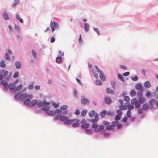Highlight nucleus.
Returning <instances> with one entry per match:
<instances>
[{"label": "nucleus", "mask_w": 158, "mask_h": 158, "mask_svg": "<svg viewBox=\"0 0 158 158\" xmlns=\"http://www.w3.org/2000/svg\"><path fill=\"white\" fill-rule=\"evenodd\" d=\"M80 120L78 119H69L68 118L67 121L65 122V125H69L71 124L72 123L74 122V123H72V126L73 128L78 127L79 125Z\"/></svg>", "instance_id": "obj_1"}, {"label": "nucleus", "mask_w": 158, "mask_h": 158, "mask_svg": "<svg viewBox=\"0 0 158 158\" xmlns=\"http://www.w3.org/2000/svg\"><path fill=\"white\" fill-rule=\"evenodd\" d=\"M50 109L49 106H44L41 107V110L44 111H45L46 114L48 115L51 116H53L55 115L54 111L49 110Z\"/></svg>", "instance_id": "obj_2"}, {"label": "nucleus", "mask_w": 158, "mask_h": 158, "mask_svg": "<svg viewBox=\"0 0 158 158\" xmlns=\"http://www.w3.org/2000/svg\"><path fill=\"white\" fill-rule=\"evenodd\" d=\"M26 97L24 98L23 101L24 104L27 106L29 107V105H30L31 102V100L33 98V95L31 94H26Z\"/></svg>", "instance_id": "obj_3"}, {"label": "nucleus", "mask_w": 158, "mask_h": 158, "mask_svg": "<svg viewBox=\"0 0 158 158\" xmlns=\"http://www.w3.org/2000/svg\"><path fill=\"white\" fill-rule=\"evenodd\" d=\"M26 93H22L20 91L18 92L14 96V98L16 100L20 99L21 100L24 99L26 97Z\"/></svg>", "instance_id": "obj_4"}, {"label": "nucleus", "mask_w": 158, "mask_h": 158, "mask_svg": "<svg viewBox=\"0 0 158 158\" xmlns=\"http://www.w3.org/2000/svg\"><path fill=\"white\" fill-rule=\"evenodd\" d=\"M61 114L60 115H57L56 116L54 119L55 121H57L60 119V121L63 122L65 124V122L67 121L68 119V117L64 115L61 116Z\"/></svg>", "instance_id": "obj_5"}, {"label": "nucleus", "mask_w": 158, "mask_h": 158, "mask_svg": "<svg viewBox=\"0 0 158 158\" xmlns=\"http://www.w3.org/2000/svg\"><path fill=\"white\" fill-rule=\"evenodd\" d=\"M93 127L92 128L94 129V131L95 132H99L104 129L105 127L103 125H101L98 126L97 125H93Z\"/></svg>", "instance_id": "obj_6"}, {"label": "nucleus", "mask_w": 158, "mask_h": 158, "mask_svg": "<svg viewBox=\"0 0 158 158\" xmlns=\"http://www.w3.org/2000/svg\"><path fill=\"white\" fill-rule=\"evenodd\" d=\"M81 103L82 105H86L89 103V100L83 95L81 97Z\"/></svg>", "instance_id": "obj_7"}, {"label": "nucleus", "mask_w": 158, "mask_h": 158, "mask_svg": "<svg viewBox=\"0 0 158 158\" xmlns=\"http://www.w3.org/2000/svg\"><path fill=\"white\" fill-rule=\"evenodd\" d=\"M52 24V25L54 28L56 29H58L59 27V25L57 22L55 21H52V20L51 21L50 23V26L51 27V25Z\"/></svg>", "instance_id": "obj_8"}, {"label": "nucleus", "mask_w": 158, "mask_h": 158, "mask_svg": "<svg viewBox=\"0 0 158 158\" xmlns=\"http://www.w3.org/2000/svg\"><path fill=\"white\" fill-rule=\"evenodd\" d=\"M104 101L105 102L108 104H110L112 102V101L110 98L108 97L105 96L104 98Z\"/></svg>", "instance_id": "obj_9"}, {"label": "nucleus", "mask_w": 158, "mask_h": 158, "mask_svg": "<svg viewBox=\"0 0 158 158\" xmlns=\"http://www.w3.org/2000/svg\"><path fill=\"white\" fill-rule=\"evenodd\" d=\"M135 89L138 90H143V88L142 87V86L141 84L140 83H137L135 85Z\"/></svg>", "instance_id": "obj_10"}, {"label": "nucleus", "mask_w": 158, "mask_h": 158, "mask_svg": "<svg viewBox=\"0 0 158 158\" xmlns=\"http://www.w3.org/2000/svg\"><path fill=\"white\" fill-rule=\"evenodd\" d=\"M16 86L14 85L13 83H10L9 84L8 86V88L11 91L14 92Z\"/></svg>", "instance_id": "obj_11"}, {"label": "nucleus", "mask_w": 158, "mask_h": 158, "mask_svg": "<svg viewBox=\"0 0 158 158\" xmlns=\"http://www.w3.org/2000/svg\"><path fill=\"white\" fill-rule=\"evenodd\" d=\"M37 99H33L31 101V104H30V105H29V107H31L32 106H35L36 105H37Z\"/></svg>", "instance_id": "obj_12"}, {"label": "nucleus", "mask_w": 158, "mask_h": 158, "mask_svg": "<svg viewBox=\"0 0 158 158\" xmlns=\"http://www.w3.org/2000/svg\"><path fill=\"white\" fill-rule=\"evenodd\" d=\"M19 3V0H14L11 6L12 8H15L17 5Z\"/></svg>", "instance_id": "obj_13"}, {"label": "nucleus", "mask_w": 158, "mask_h": 158, "mask_svg": "<svg viewBox=\"0 0 158 158\" xmlns=\"http://www.w3.org/2000/svg\"><path fill=\"white\" fill-rule=\"evenodd\" d=\"M63 60L64 59H62L61 56H59L58 55L57 57L56 58V60L57 63L60 64L62 62V60Z\"/></svg>", "instance_id": "obj_14"}, {"label": "nucleus", "mask_w": 158, "mask_h": 158, "mask_svg": "<svg viewBox=\"0 0 158 158\" xmlns=\"http://www.w3.org/2000/svg\"><path fill=\"white\" fill-rule=\"evenodd\" d=\"M84 31L85 32H87L89 30V24L87 23H84Z\"/></svg>", "instance_id": "obj_15"}, {"label": "nucleus", "mask_w": 158, "mask_h": 158, "mask_svg": "<svg viewBox=\"0 0 158 158\" xmlns=\"http://www.w3.org/2000/svg\"><path fill=\"white\" fill-rule=\"evenodd\" d=\"M21 64L19 61H17L15 62V66L16 69H19L21 67Z\"/></svg>", "instance_id": "obj_16"}, {"label": "nucleus", "mask_w": 158, "mask_h": 158, "mask_svg": "<svg viewBox=\"0 0 158 158\" xmlns=\"http://www.w3.org/2000/svg\"><path fill=\"white\" fill-rule=\"evenodd\" d=\"M149 106L148 103H146L143 104L142 107V109L143 110H147L148 109Z\"/></svg>", "instance_id": "obj_17"}, {"label": "nucleus", "mask_w": 158, "mask_h": 158, "mask_svg": "<svg viewBox=\"0 0 158 158\" xmlns=\"http://www.w3.org/2000/svg\"><path fill=\"white\" fill-rule=\"evenodd\" d=\"M122 116V115H121V113H118L115 116V117L114 119L115 121H118L121 119Z\"/></svg>", "instance_id": "obj_18"}, {"label": "nucleus", "mask_w": 158, "mask_h": 158, "mask_svg": "<svg viewBox=\"0 0 158 158\" xmlns=\"http://www.w3.org/2000/svg\"><path fill=\"white\" fill-rule=\"evenodd\" d=\"M138 100L139 103L141 104L144 103L145 101V98L143 97L139 98H138Z\"/></svg>", "instance_id": "obj_19"}, {"label": "nucleus", "mask_w": 158, "mask_h": 158, "mask_svg": "<svg viewBox=\"0 0 158 158\" xmlns=\"http://www.w3.org/2000/svg\"><path fill=\"white\" fill-rule=\"evenodd\" d=\"M99 77L100 79L102 81H104L105 79V75L102 71H101L99 73Z\"/></svg>", "instance_id": "obj_20"}, {"label": "nucleus", "mask_w": 158, "mask_h": 158, "mask_svg": "<svg viewBox=\"0 0 158 158\" xmlns=\"http://www.w3.org/2000/svg\"><path fill=\"white\" fill-rule=\"evenodd\" d=\"M6 67L5 61L2 60L0 61V67L2 68H5Z\"/></svg>", "instance_id": "obj_21"}, {"label": "nucleus", "mask_w": 158, "mask_h": 158, "mask_svg": "<svg viewBox=\"0 0 158 158\" xmlns=\"http://www.w3.org/2000/svg\"><path fill=\"white\" fill-rule=\"evenodd\" d=\"M1 80V83L2 85L5 87L7 86L8 83L6 81L3 79Z\"/></svg>", "instance_id": "obj_22"}, {"label": "nucleus", "mask_w": 158, "mask_h": 158, "mask_svg": "<svg viewBox=\"0 0 158 158\" xmlns=\"http://www.w3.org/2000/svg\"><path fill=\"white\" fill-rule=\"evenodd\" d=\"M3 18L5 20H9V18L8 17V15L6 11H5L3 13Z\"/></svg>", "instance_id": "obj_23"}, {"label": "nucleus", "mask_w": 158, "mask_h": 158, "mask_svg": "<svg viewBox=\"0 0 158 158\" xmlns=\"http://www.w3.org/2000/svg\"><path fill=\"white\" fill-rule=\"evenodd\" d=\"M144 86L146 88H148L151 87V85L149 81H147L144 83Z\"/></svg>", "instance_id": "obj_24"}, {"label": "nucleus", "mask_w": 158, "mask_h": 158, "mask_svg": "<svg viewBox=\"0 0 158 158\" xmlns=\"http://www.w3.org/2000/svg\"><path fill=\"white\" fill-rule=\"evenodd\" d=\"M127 108H128L129 109L131 110H132L134 108V106L133 105H131L130 103L127 102L126 103Z\"/></svg>", "instance_id": "obj_25"}, {"label": "nucleus", "mask_w": 158, "mask_h": 158, "mask_svg": "<svg viewBox=\"0 0 158 158\" xmlns=\"http://www.w3.org/2000/svg\"><path fill=\"white\" fill-rule=\"evenodd\" d=\"M118 75V78L121 81H122L123 82H125V80L124 79L123 77V75L121 74H120L118 73L117 74Z\"/></svg>", "instance_id": "obj_26"}, {"label": "nucleus", "mask_w": 158, "mask_h": 158, "mask_svg": "<svg viewBox=\"0 0 158 158\" xmlns=\"http://www.w3.org/2000/svg\"><path fill=\"white\" fill-rule=\"evenodd\" d=\"M156 101L154 99H152L149 102V104L151 106H153L154 104L155 105Z\"/></svg>", "instance_id": "obj_27"}, {"label": "nucleus", "mask_w": 158, "mask_h": 158, "mask_svg": "<svg viewBox=\"0 0 158 158\" xmlns=\"http://www.w3.org/2000/svg\"><path fill=\"white\" fill-rule=\"evenodd\" d=\"M107 111L106 110H103L100 113V115L102 118H103L106 114Z\"/></svg>", "instance_id": "obj_28"}, {"label": "nucleus", "mask_w": 158, "mask_h": 158, "mask_svg": "<svg viewBox=\"0 0 158 158\" xmlns=\"http://www.w3.org/2000/svg\"><path fill=\"white\" fill-rule=\"evenodd\" d=\"M119 107L120 110H122L127 109V106L126 103L125 104V105H121L120 106H119Z\"/></svg>", "instance_id": "obj_29"}, {"label": "nucleus", "mask_w": 158, "mask_h": 158, "mask_svg": "<svg viewBox=\"0 0 158 158\" xmlns=\"http://www.w3.org/2000/svg\"><path fill=\"white\" fill-rule=\"evenodd\" d=\"M99 120V118H95L92 119V125L91 127L92 128H93V125H97V124L96 123Z\"/></svg>", "instance_id": "obj_30"}, {"label": "nucleus", "mask_w": 158, "mask_h": 158, "mask_svg": "<svg viewBox=\"0 0 158 158\" xmlns=\"http://www.w3.org/2000/svg\"><path fill=\"white\" fill-rule=\"evenodd\" d=\"M37 106L39 107H43V101H39L37 100Z\"/></svg>", "instance_id": "obj_31"}, {"label": "nucleus", "mask_w": 158, "mask_h": 158, "mask_svg": "<svg viewBox=\"0 0 158 158\" xmlns=\"http://www.w3.org/2000/svg\"><path fill=\"white\" fill-rule=\"evenodd\" d=\"M106 91L107 94H114V91L112 90H111L110 88H106Z\"/></svg>", "instance_id": "obj_32"}, {"label": "nucleus", "mask_w": 158, "mask_h": 158, "mask_svg": "<svg viewBox=\"0 0 158 158\" xmlns=\"http://www.w3.org/2000/svg\"><path fill=\"white\" fill-rule=\"evenodd\" d=\"M89 127V123H85L82 124L81 126V127L82 129H87Z\"/></svg>", "instance_id": "obj_33"}, {"label": "nucleus", "mask_w": 158, "mask_h": 158, "mask_svg": "<svg viewBox=\"0 0 158 158\" xmlns=\"http://www.w3.org/2000/svg\"><path fill=\"white\" fill-rule=\"evenodd\" d=\"M50 104V103L49 102H47L45 100H44L43 101V105L44 106H49Z\"/></svg>", "instance_id": "obj_34"}, {"label": "nucleus", "mask_w": 158, "mask_h": 158, "mask_svg": "<svg viewBox=\"0 0 158 158\" xmlns=\"http://www.w3.org/2000/svg\"><path fill=\"white\" fill-rule=\"evenodd\" d=\"M23 87V85L22 84H20L17 86L15 89L14 91H19Z\"/></svg>", "instance_id": "obj_35"}, {"label": "nucleus", "mask_w": 158, "mask_h": 158, "mask_svg": "<svg viewBox=\"0 0 158 158\" xmlns=\"http://www.w3.org/2000/svg\"><path fill=\"white\" fill-rule=\"evenodd\" d=\"M139 91L137 92V97L139 98L140 97H143V94L142 93V91Z\"/></svg>", "instance_id": "obj_36"}, {"label": "nucleus", "mask_w": 158, "mask_h": 158, "mask_svg": "<svg viewBox=\"0 0 158 158\" xmlns=\"http://www.w3.org/2000/svg\"><path fill=\"white\" fill-rule=\"evenodd\" d=\"M114 128V127L112 126L111 125H109L106 127V130L107 131H110L113 130Z\"/></svg>", "instance_id": "obj_37"}, {"label": "nucleus", "mask_w": 158, "mask_h": 158, "mask_svg": "<svg viewBox=\"0 0 158 158\" xmlns=\"http://www.w3.org/2000/svg\"><path fill=\"white\" fill-rule=\"evenodd\" d=\"M111 84L112 88L115 89V86L116 85L115 82L113 80L111 81Z\"/></svg>", "instance_id": "obj_38"}, {"label": "nucleus", "mask_w": 158, "mask_h": 158, "mask_svg": "<svg viewBox=\"0 0 158 158\" xmlns=\"http://www.w3.org/2000/svg\"><path fill=\"white\" fill-rule=\"evenodd\" d=\"M126 116L127 118H130L131 116V112L130 110H128L126 114Z\"/></svg>", "instance_id": "obj_39"}, {"label": "nucleus", "mask_w": 158, "mask_h": 158, "mask_svg": "<svg viewBox=\"0 0 158 158\" xmlns=\"http://www.w3.org/2000/svg\"><path fill=\"white\" fill-rule=\"evenodd\" d=\"M130 94L132 97L134 96L136 94L135 91L133 89L131 90L130 92Z\"/></svg>", "instance_id": "obj_40"}, {"label": "nucleus", "mask_w": 158, "mask_h": 158, "mask_svg": "<svg viewBox=\"0 0 158 158\" xmlns=\"http://www.w3.org/2000/svg\"><path fill=\"white\" fill-rule=\"evenodd\" d=\"M85 132L88 134L91 135L92 133V131L90 129H86L85 130Z\"/></svg>", "instance_id": "obj_41"}, {"label": "nucleus", "mask_w": 158, "mask_h": 158, "mask_svg": "<svg viewBox=\"0 0 158 158\" xmlns=\"http://www.w3.org/2000/svg\"><path fill=\"white\" fill-rule=\"evenodd\" d=\"M119 121H113L111 123V125H112V126H113V127H115V126H117V125H118V124H119Z\"/></svg>", "instance_id": "obj_42"}, {"label": "nucleus", "mask_w": 158, "mask_h": 158, "mask_svg": "<svg viewBox=\"0 0 158 158\" xmlns=\"http://www.w3.org/2000/svg\"><path fill=\"white\" fill-rule=\"evenodd\" d=\"M5 59L6 60H10V59L8 53H6L5 54Z\"/></svg>", "instance_id": "obj_43"}, {"label": "nucleus", "mask_w": 158, "mask_h": 158, "mask_svg": "<svg viewBox=\"0 0 158 158\" xmlns=\"http://www.w3.org/2000/svg\"><path fill=\"white\" fill-rule=\"evenodd\" d=\"M137 102V99L136 98H134L131 101V103L132 105H135Z\"/></svg>", "instance_id": "obj_44"}, {"label": "nucleus", "mask_w": 158, "mask_h": 158, "mask_svg": "<svg viewBox=\"0 0 158 158\" xmlns=\"http://www.w3.org/2000/svg\"><path fill=\"white\" fill-rule=\"evenodd\" d=\"M5 71V69H1L0 70V80L2 79V77H3V73Z\"/></svg>", "instance_id": "obj_45"}, {"label": "nucleus", "mask_w": 158, "mask_h": 158, "mask_svg": "<svg viewBox=\"0 0 158 158\" xmlns=\"http://www.w3.org/2000/svg\"><path fill=\"white\" fill-rule=\"evenodd\" d=\"M9 72L7 70L4 71V73L2 75V79L4 77H6L8 74Z\"/></svg>", "instance_id": "obj_46"}, {"label": "nucleus", "mask_w": 158, "mask_h": 158, "mask_svg": "<svg viewBox=\"0 0 158 158\" xmlns=\"http://www.w3.org/2000/svg\"><path fill=\"white\" fill-rule=\"evenodd\" d=\"M95 113V111L94 110H93L89 113V116L91 117H93L94 114Z\"/></svg>", "instance_id": "obj_47"}, {"label": "nucleus", "mask_w": 158, "mask_h": 158, "mask_svg": "<svg viewBox=\"0 0 158 158\" xmlns=\"http://www.w3.org/2000/svg\"><path fill=\"white\" fill-rule=\"evenodd\" d=\"M87 112V110L86 109L83 110L81 112V114L82 116H84L86 115Z\"/></svg>", "instance_id": "obj_48"}, {"label": "nucleus", "mask_w": 158, "mask_h": 158, "mask_svg": "<svg viewBox=\"0 0 158 158\" xmlns=\"http://www.w3.org/2000/svg\"><path fill=\"white\" fill-rule=\"evenodd\" d=\"M95 83L96 85H102V81L100 80H96L95 81Z\"/></svg>", "instance_id": "obj_49"}, {"label": "nucleus", "mask_w": 158, "mask_h": 158, "mask_svg": "<svg viewBox=\"0 0 158 158\" xmlns=\"http://www.w3.org/2000/svg\"><path fill=\"white\" fill-rule=\"evenodd\" d=\"M92 70L94 76L96 78L98 79V74L96 71H94L93 69H92Z\"/></svg>", "instance_id": "obj_50"}, {"label": "nucleus", "mask_w": 158, "mask_h": 158, "mask_svg": "<svg viewBox=\"0 0 158 158\" xmlns=\"http://www.w3.org/2000/svg\"><path fill=\"white\" fill-rule=\"evenodd\" d=\"M68 107V106L67 105H63L60 106V109L62 110H66L67 108Z\"/></svg>", "instance_id": "obj_51"}, {"label": "nucleus", "mask_w": 158, "mask_h": 158, "mask_svg": "<svg viewBox=\"0 0 158 158\" xmlns=\"http://www.w3.org/2000/svg\"><path fill=\"white\" fill-rule=\"evenodd\" d=\"M131 79L133 81H136L138 80V77L137 75H135L134 77H132Z\"/></svg>", "instance_id": "obj_52"}, {"label": "nucleus", "mask_w": 158, "mask_h": 158, "mask_svg": "<svg viewBox=\"0 0 158 158\" xmlns=\"http://www.w3.org/2000/svg\"><path fill=\"white\" fill-rule=\"evenodd\" d=\"M152 93H151L149 91H147L146 94V96L148 98H149L152 96Z\"/></svg>", "instance_id": "obj_53"}, {"label": "nucleus", "mask_w": 158, "mask_h": 158, "mask_svg": "<svg viewBox=\"0 0 158 158\" xmlns=\"http://www.w3.org/2000/svg\"><path fill=\"white\" fill-rule=\"evenodd\" d=\"M34 83V82H33L32 83L30 84L28 87V88L30 90H32L33 88V84Z\"/></svg>", "instance_id": "obj_54"}, {"label": "nucleus", "mask_w": 158, "mask_h": 158, "mask_svg": "<svg viewBox=\"0 0 158 158\" xmlns=\"http://www.w3.org/2000/svg\"><path fill=\"white\" fill-rule=\"evenodd\" d=\"M34 112L36 114H39L41 112L40 109H35L34 110Z\"/></svg>", "instance_id": "obj_55"}, {"label": "nucleus", "mask_w": 158, "mask_h": 158, "mask_svg": "<svg viewBox=\"0 0 158 158\" xmlns=\"http://www.w3.org/2000/svg\"><path fill=\"white\" fill-rule=\"evenodd\" d=\"M114 112L113 111H109L108 112H107L106 114L108 116H112L114 115Z\"/></svg>", "instance_id": "obj_56"}, {"label": "nucleus", "mask_w": 158, "mask_h": 158, "mask_svg": "<svg viewBox=\"0 0 158 158\" xmlns=\"http://www.w3.org/2000/svg\"><path fill=\"white\" fill-rule=\"evenodd\" d=\"M124 100L127 102H128L130 100V98L128 96H125L124 98Z\"/></svg>", "instance_id": "obj_57"}, {"label": "nucleus", "mask_w": 158, "mask_h": 158, "mask_svg": "<svg viewBox=\"0 0 158 158\" xmlns=\"http://www.w3.org/2000/svg\"><path fill=\"white\" fill-rule=\"evenodd\" d=\"M32 55L34 58L36 57H37V53L34 50L32 49L31 51Z\"/></svg>", "instance_id": "obj_58"}, {"label": "nucleus", "mask_w": 158, "mask_h": 158, "mask_svg": "<svg viewBox=\"0 0 158 158\" xmlns=\"http://www.w3.org/2000/svg\"><path fill=\"white\" fill-rule=\"evenodd\" d=\"M19 75V72H15V73H14L13 76V77L15 78H16L18 77Z\"/></svg>", "instance_id": "obj_59"}, {"label": "nucleus", "mask_w": 158, "mask_h": 158, "mask_svg": "<svg viewBox=\"0 0 158 158\" xmlns=\"http://www.w3.org/2000/svg\"><path fill=\"white\" fill-rule=\"evenodd\" d=\"M73 94H74V96L76 98H77L78 97V95L77 92L76 90L75 89H73Z\"/></svg>", "instance_id": "obj_60"}, {"label": "nucleus", "mask_w": 158, "mask_h": 158, "mask_svg": "<svg viewBox=\"0 0 158 158\" xmlns=\"http://www.w3.org/2000/svg\"><path fill=\"white\" fill-rule=\"evenodd\" d=\"M55 114H58L62 112V111L59 109L57 108L54 111Z\"/></svg>", "instance_id": "obj_61"}, {"label": "nucleus", "mask_w": 158, "mask_h": 158, "mask_svg": "<svg viewBox=\"0 0 158 158\" xmlns=\"http://www.w3.org/2000/svg\"><path fill=\"white\" fill-rule=\"evenodd\" d=\"M103 124L105 126H107L110 124V123L108 121H104L103 122Z\"/></svg>", "instance_id": "obj_62"}, {"label": "nucleus", "mask_w": 158, "mask_h": 158, "mask_svg": "<svg viewBox=\"0 0 158 158\" xmlns=\"http://www.w3.org/2000/svg\"><path fill=\"white\" fill-rule=\"evenodd\" d=\"M127 120V119L126 117H124L122 119V122L123 123H126Z\"/></svg>", "instance_id": "obj_63"}, {"label": "nucleus", "mask_w": 158, "mask_h": 158, "mask_svg": "<svg viewBox=\"0 0 158 158\" xmlns=\"http://www.w3.org/2000/svg\"><path fill=\"white\" fill-rule=\"evenodd\" d=\"M74 114L77 116H78L80 114V112L78 109H77L74 112Z\"/></svg>", "instance_id": "obj_64"}]
</instances>
